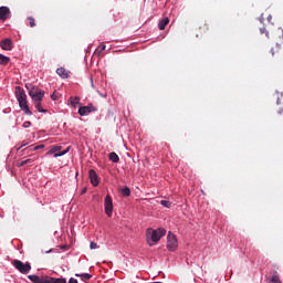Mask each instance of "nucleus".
<instances>
[{"label": "nucleus", "mask_w": 283, "mask_h": 283, "mask_svg": "<svg viewBox=\"0 0 283 283\" xmlns=\"http://www.w3.org/2000/svg\"><path fill=\"white\" fill-rule=\"evenodd\" d=\"M15 98L19 103L20 109L23 111V114H25V116H32V111H30V106L28 105V95L23 87L15 86Z\"/></svg>", "instance_id": "obj_2"}, {"label": "nucleus", "mask_w": 283, "mask_h": 283, "mask_svg": "<svg viewBox=\"0 0 283 283\" xmlns=\"http://www.w3.org/2000/svg\"><path fill=\"white\" fill-rule=\"evenodd\" d=\"M0 48L10 52V50H12V40L9 38L3 39L2 41H0Z\"/></svg>", "instance_id": "obj_10"}, {"label": "nucleus", "mask_w": 283, "mask_h": 283, "mask_svg": "<svg viewBox=\"0 0 283 283\" xmlns=\"http://www.w3.org/2000/svg\"><path fill=\"white\" fill-rule=\"evenodd\" d=\"M23 147H28V143L22 142V144L18 147V151L19 149H23Z\"/></svg>", "instance_id": "obj_28"}, {"label": "nucleus", "mask_w": 283, "mask_h": 283, "mask_svg": "<svg viewBox=\"0 0 283 283\" xmlns=\"http://www.w3.org/2000/svg\"><path fill=\"white\" fill-rule=\"evenodd\" d=\"M90 249H98V244H96V242H91Z\"/></svg>", "instance_id": "obj_27"}, {"label": "nucleus", "mask_w": 283, "mask_h": 283, "mask_svg": "<svg viewBox=\"0 0 283 283\" xmlns=\"http://www.w3.org/2000/svg\"><path fill=\"white\" fill-rule=\"evenodd\" d=\"M27 90L29 91V96H31L34 103L43 101V96H45V92L41 91L39 87H34L32 85L25 84Z\"/></svg>", "instance_id": "obj_4"}, {"label": "nucleus", "mask_w": 283, "mask_h": 283, "mask_svg": "<svg viewBox=\"0 0 283 283\" xmlns=\"http://www.w3.org/2000/svg\"><path fill=\"white\" fill-rule=\"evenodd\" d=\"M70 101H71L72 107H76V105H78V103H81V97H78V96L72 97L71 96Z\"/></svg>", "instance_id": "obj_17"}, {"label": "nucleus", "mask_w": 283, "mask_h": 283, "mask_svg": "<svg viewBox=\"0 0 283 283\" xmlns=\"http://www.w3.org/2000/svg\"><path fill=\"white\" fill-rule=\"evenodd\" d=\"M90 180L93 187H98V175L96 174V170L91 169L88 171Z\"/></svg>", "instance_id": "obj_11"}, {"label": "nucleus", "mask_w": 283, "mask_h": 283, "mask_svg": "<svg viewBox=\"0 0 283 283\" xmlns=\"http://www.w3.org/2000/svg\"><path fill=\"white\" fill-rule=\"evenodd\" d=\"M28 280L33 283H67V281L63 277L56 279L52 276H39L36 274L28 275Z\"/></svg>", "instance_id": "obj_3"}, {"label": "nucleus", "mask_w": 283, "mask_h": 283, "mask_svg": "<svg viewBox=\"0 0 283 283\" xmlns=\"http://www.w3.org/2000/svg\"><path fill=\"white\" fill-rule=\"evenodd\" d=\"M69 283H78V280H76V279H74V277H71V279L69 280Z\"/></svg>", "instance_id": "obj_31"}, {"label": "nucleus", "mask_w": 283, "mask_h": 283, "mask_svg": "<svg viewBox=\"0 0 283 283\" xmlns=\"http://www.w3.org/2000/svg\"><path fill=\"white\" fill-rule=\"evenodd\" d=\"M29 21H30L31 28H34V25H36V24L34 23V18L29 17Z\"/></svg>", "instance_id": "obj_26"}, {"label": "nucleus", "mask_w": 283, "mask_h": 283, "mask_svg": "<svg viewBox=\"0 0 283 283\" xmlns=\"http://www.w3.org/2000/svg\"><path fill=\"white\" fill-rule=\"evenodd\" d=\"M61 149H63V147H61V146H53L51 148V150L49 151V154H56V151H61Z\"/></svg>", "instance_id": "obj_23"}, {"label": "nucleus", "mask_w": 283, "mask_h": 283, "mask_svg": "<svg viewBox=\"0 0 283 283\" xmlns=\"http://www.w3.org/2000/svg\"><path fill=\"white\" fill-rule=\"evenodd\" d=\"M260 32H261V34H266V36H269V32H266V29H264V28H262V29H260Z\"/></svg>", "instance_id": "obj_30"}, {"label": "nucleus", "mask_w": 283, "mask_h": 283, "mask_svg": "<svg viewBox=\"0 0 283 283\" xmlns=\"http://www.w3.org/2000/svg\"><path fill=\"white\" fill-rule=\"evenodd\" d=\"M75 277H81L83 282H87V280H92V274L90 273L75 274Z\"/></svg>", "instance_id": "obj_14"}, {"label": "nucleus", "mask_w": 283, "mask_h": 283, "mask_svg": "<svg viewBox=\"0 0 283 283\" xmlns=\"http://www.w3.org/2000/svg\"><path fill=\"white\" fill-rule=\"evenodd\" d=\"M167 233L166 229L158 228L154 230L153 228H148L146 230V242L148 247H156L158 242H160V239L164 238V235Z\"/></svg>", "instance_id": "obj_1"}, {"label": "nucleus", "mask_w": 283, "mask_h": 283, "mask_svg": "<svg viewBox=\"0 0 283 283\" xmlns=\"http://www.w3.org/2000/svg\"><path fill=\"white\" fill-rule=\"evenodd\" d=\"M108 158L112 163H119L120 161V157H118V155L114 151L108 155Z\"/></svg>", "instance_id": "obj_15"}, {"label": "nucleus", "mask_w": 283, "mask_h": 283, "mask_svg": "<svg viewBox=\"0 0 283 283\" xmlns=\"http://www.w3.org/2000/svg\"><path fill=\"white\" fill-rule=\"evenodd\" d=\"M271 19H273V17L270 14V15L268 17L269 23H271Z\"/></svg>", "instance_id": "obj_34"}, {"label": "nucleus", "mask_w": 283, "mask_h": 283, "mask_svg": "<svg viewBox=\"0 0 283 283\" xmlns=\"http://www.w3.org/2000/svg\"><path fill=\"white\" fill-rule=\"evenodd\" d=\"M270 282H272V283H282V281L280 280V276H277V275H273L271 277Z\"/></svg>", "instance_id": "obj_24"}, {"label": "nucleus", "mask_w": 283, "mask_h": 283, "mask_svg": "<svg viewBox=\"0 0 283 283\" xmlns=\"http://www.w3.org/2000/svg\"><path fill=\"white\" fill-rule=\"evenodd\" d=\"M107 46L105 44L102 45L101 51L103 52Z\"/></svg>", "instance_id": "obj_35"}, {"label": "nucleus", "mask_w": 283, "mask_h": 283, "mask_svg": "<svg viewBox=\"0 0 283 283\" xmlns=\"http://www.w3.org/2000/svg\"><path fill=\"white\" fill-rule=\"evenodd\" d=\"M160 205H161L163 207H166V209H170V207H171V201H169V200H161V201H160Z\"/></svg>", "instance_id": "obj_22"}, {"label": "nucleus", "mask_w": 283, "mask_h": 283, "mask_svg": "<svg viewBox=\"0 0 283 283\" xmlns=\"http://www.w3.org/2000/svg\"><path fill=\"white\" fill-rule=\"evenodd\" d=\"M51 98L54 101V99H55V96H54V95H52V96H51Z\"/></svg>", "instance_id": "obj_37"}, {"label": "nucleus", "mask_w": 283, "mask_h": 283, "mask_svg": "<svg viewBox=\"0 0 283 283\" xmlns=\"http://www.w3.org/2000/svg\"><path fill=\"white\" fill-rule=\"evenodd\" d=\"M283 109L280 112V114H282Z\"/></svg>", "instance_id": "obj_39"}, {"label": "nucleus", "mask_w": 283, "mask_h": 283, "mask_svg": "<svg viewBox=\"0 0 283 283\" xmlns=\"http://www.w3.org/2000/svg\"><path fill=\"white\" fill-rule=\"evenodd\" d=\"M91 87H93V90L96 87L94 86V78H92V76H91Z\"/></svg>", "instance_id": "obj_33"}, {"label": "nucleus", "mask_w": 283, "mask_h": 283, "mask_svg": "<svg viewBox=\"0 0 283 283\" xmlns=\"http://www.w3.org/2000/svg\"><path fill=\"white\" fill-rule=\"evenodd\" d=\"M67 151H70V148H67V149H65V150H63L61 153H55L53 155V158H61V156H65V154H67Z\"/></svg>", "instance_id": "obj_21"}, {"label": "nucleus", "mask_w": 283, "mask_h": 283, "mask_svg": "<svg viewBox=\"0 0 283 283\" xmlns=\"http://www.w3.org/2000/svg\"><path fill=\"white\" fill-rule=\"evenodd\" d=\"M56 74L60 78H70V71L65 70V67H59Z\"/></svg>", "instance_id": "obj_12"}, {"label": "nucleus", "mask_w": 283, "mask_h": 283, "mask_svg": "<svg viewBox=\"0 0 283 283\" xmlns=\"http://www.w3.org/2000/svg\"><path fill=\"white\" fill-rule=\"evenodd\" d=\"M260 23H264V14H261L259 18Z\"/></svg>", "instance_id": "obj_32"}, {"label": "nucleus", "mask_w": 283, "mask_h": 283, "mask_svg": "<svg viewBox=\"0 0 283 283\" xmlns=\"http://www.w3.org/2000/svg\"><path fill=\"white\" fill-rule=\"evenodd\" d=\"M276 105H280V98L276 101Z\"/></svg>", "instance_id": "obj_36"}, {"label": "nucleus", "mask_w": 283, "mask_h": 283, "mask_svg": "<svg viewBox=\"0 0 283 283\" xmlns=\"http://www.w3.org/2000/svg\"><path fill=\"white\" fill-rule=\"evenodd\" d=\"M272 54H275V52L273 51V49L271 50Z\"/></svg>", "instance_id": "obj_38"}, {"label": "nucleus", "mask_w": 283, "mask_h": 283, "mask_svg": "<svg viewBox=\"0 0 283 283\" xmlns=\"http://www.w3.org/2000/svg\"><path fill=\"white\" fill-rule=\"evenodd\" d=\"M167 249L168 251H176L178 249V239L171 232L167 235Z\"/></svg>", "instance_id": "obj_6"}, {"label": "nucleus", "mask_w": 283, "mask_h": 283, "mask_svg": "<svg viewBox=\"0 0 283 283\" xmlns=\"http://www.w3.org/2000/svg\"><path fill=\"white\" fill-rule=\"evenodd\" d=\"M12 13L10 12V8L8 7H0V21H7L10 19Z\"/></svg>", "instance_id": "obj_9"}, {"label": "nucleus", "mask_w": 283, "mask_h": 283, "mask_svg": "<svg viewBox=\"0 0 283 283\" xmlns=\"http://www.w3.org/2000/svg\"><path fill=\"white\" fill-rule=\"evenodd\" d=\"M43 145H39V146H35L34 148H33V151H39V149H43Z\"/></svg>", "instance_id": "obj_29"}, {"label": "nucleus", "mask_w": 283, "mask_h": 283, "mask_svg": "<svg viewBox=\"0 0 283 283\" xmlns=\"http://www.w3.org/2000/svg\"><path fill=\"white\" fill-rule=\"evenodd\" d=\"M31 126H32V123H30V122H24L22 124V127H24V129H28V127H31Z\"/></svg>", "instance_id": "obj_25"}, {"label": "nucleus", "mask_w": 283, "mask_h": 283, "mask_svg": "<svg viewBox=\"0 0 283 283\" xmlns=\"http://www.w3.org/2000/svg\"><path fill=\"white\" fill-rule=\"evenodd\" d=\"M32 163H33L32 159H25L19 163L18 167H24V165H29L30 167H32Z\"/></svg>", "instance_id": "obj_20"}, {"label": "nucleus", "mask_w": 283, "mask_h": 283, "mask_svg": "<svg viewBox=\"0 0 283 283\" xmlns=\"http://www.w3.org/2000/svg\"><path fill=\"white\" fill-rule=\"evenodd\" d=\"M13 266L18 269V271L23 275H28V273L32 271V265H30V263H23L22 261L19 260L13 261Z\"/></svg>", "instance_id": "obj_5"}, {"label": "nucleus", "mask_w": 283, "mask_h": 283, "mask_svg": "<svg viewBox=\"0 0 283 283\" xmlns=\"http://www.w3.org/2000/svg\"><path fill=\"white\" fill-rule=\"evenodd\" d=\"M105 213L108 218H112V213L114 211V203L112 202V197L107 195L104 200Z\"/></svg>", "instance_id": "obj_7"}, {"label": "nucleus", "mask_w": 283, "mask_h": 283, "mask_svg": "<svg viewBox=\"0 0 283 283\" xmlns=\"http://www.w3.org/2000/svg\"><path fill=\"white\" fill-rule=\"evenodd\" d=\"M283 109L280 112V114H282Z\"/></svg>", "instance_id": "obj_40"}, {"label": "nucleus", "mask_w": 283, "mask_h": 283, "mask_svg": "<svg viewBox=\"0 0 283 283\" xmlns=\"http://www.w3.org/2000/svg\"><path fill=\"white\" fill-rule=\"evenodd\" d=\"M8 63H10V57L0 53V65H8Z\"/></svg>", "instance_id": "obj_16"}, {"label": "nucleus", "mask_w": 283, "mask_h": 283, "mask_svg": "<svg viewBox=\"0 0 283 283\" xmlns=\"http://www.w3.org/2000/svg\"><path fill=\"white\" fill-rule=\"evenodd\" d=\"M35 108L38 109V112H40V114L48 113V111L44 109L43 106H41V102H35Z\"/></svg>", "instance_id": "obj_19"}, {"label": "nucleus", "mask_w": 283, "mask_h": 283, "mask_svg": "<svg viewBox=\"0 0 283 283\" xmlns=\"http://www.w3.org/2000/svg\"><path fill=\"white\" fill-rule=\"evenodd\" d=\"M122 196H124V198H128V196H132V190L129 189V187H125L122 189Z\"/></svg>", "instance_id": "obj_18"}, {"label": "nucleus", "mask_w": 283, "mask_h": 283, "mask_svg": "<svg viewBox=\"0 0 283 283\" xmlns=\"http://www.w3.org/2000/svg\"><path fill=\"white\" fill-rule=\"evenodd\" d=\"M92 112H96V107L93 104H88L87 106H81L77 113L80 116H90Z\"/></svg>", "instance_id": "obj_8"}, {"label": "nucleus", "mask_w": 283, "mask_h": 283, "mask_svg": "<svg viewBox=\"0 0 283 283\" xmlns=\"http://www.w3.org/2000/svg\"><path fill=\"white\" fill-rule=\"evenodd\" d=\"M167 25H169V18H164L158 23L159 30H165V28H167Z\"/></svg>", "instance_id": "obj_13"}]
</instances>
